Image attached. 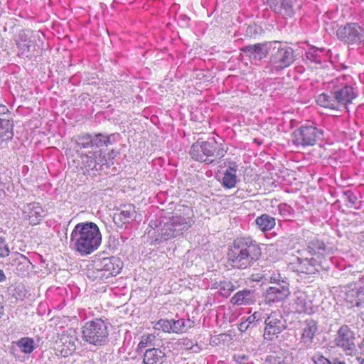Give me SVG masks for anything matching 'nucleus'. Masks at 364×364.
I'll return each mask as SVG.
<instances>
[{
    "label": "nucleus",
    "mask_w": 364,
    "mask_h": 364,
    "mask_svg": "<svg viewBox=\"0 0 364 364\" xmlns=\"http://www.w3.org/2000/svg\"><path fill=\"white\" fill-rule=\"evenodd\" d=\"M101 242L102 235L100 229L92 222L77 223L70 234V247L81 256L95 252Z\"/></svg>",
    "instance_id": "f257e3e1"
},
{
    "label": "nucleus",
    "mask_w": 364,
    "mask_h": 364,
    "mask_svg": "<svg viewBox=\"0 0 364 364\" xmlns=\"http://www.w3.org/2000/svg\"><path fill=\"white\" fill-rule=\"evenodd\" d=\"M306 251L311 257H297V271L306 274H314L328 268L329 262L326 256L333 253L332 247L315 237L309 241Z\"/></svg>",
    "instance_id": "f03ea898"
},
{
    "label": "nucleus",
    "mask_w": 364,
    "mask_h": 364,
    "mask_svg": "<svg viewBox=\"0 0 364 364\" xmlns=\"http://www.w3.org/2000/svg\"><path fill=\"white\" fill-rule=\"evenodd\" d=\"M261 249L251 237H237L229 246L228 259L234 268L245 269L259 259Z\"/></svg>",
    "instance_id": "7ed1b4c3"
},
{
    "label": "nucleus",
    "mask_w": 364,
    "mask_h": 364,
    "mask_svg": "<svg viewBox=\"0 0 364 364\" xmlns=\"http://www.w3.org/2000/svg\"><path fill=\"white\" fill-rule=\"evenodd\" d=\"M225 153L222 144L213 139L208 141L198 140L192 144L189 151L194 161L207 164H218L224 157Z\"/></svg>",
    "instance_id": "20e7f679"
},
{
    "label": "nucleus",
    "mask_w": 364,
    "mask_h": 364,
    "mask_svg": "<svg viewBox=\"0 0 364 364\" xmlns=\"http://www.w3.org/2000/svg\"><path fill=\"white\" fill-rule=\"evenodd\" d=\"M82 339L90 347L98 349L109 342L107 323L102 318H94L87 321L82 327Z\"/></svg>",
    "instance_id": "39448f33"
},
{
    "label": "nucleus",
    "mask_w": 364,
    "mask_h": 364,
    "mask_svg": "<svg viewBox=\"0 0 364 364\" xmlns=\"http://www.w3.org/2000/svg\"><path fill=\"white\" fill-rule=\"evenodd\" d=\"M269 46V65L272 73L281 72L291 66L296 60L293 48L280 41H271Z\"/></svg>",
    "instance_id": "423d86ee"
},
{
    "label": "nucleus",
    "mask_w": 364,
    "mask_h": 364,
    "mask_svg": "<svg viewBox=\"0 0 364 364\" xmlns=\"http://www.w3.org/2000/svg\"><path fill=\"white\" fill-rule=\"evenodd\" d=\"M332 348L340 349L346 356L354 357L358 351L355 344V334L349 326L339 327L331 341Z\"/></svg>",
    "instance_id": "0eeeda50"
},
{
    "label": "nucleus",
    "mask_w": 364,
    "mask_h": 364,
    "mask_svg": "<svg viewBox=\"0 0 364 364\" xmlns=\"http://www.w3.org/2000/svg\"><path fill=\"white\" fill-rule=\"evenodd\" d=\"M323 134V129L314 124H304L292 132L291 141L296 147L311 146L321 140Z\"/></svg>",
    "instance_id": "6e6552de"
},
{
    "label": "nucleus",
    "mask_w": 364,
    "mask_h": 364,
    "mask_svg": "<svg viewBox=\"0 0 364 364\" xmlns=\"http://www.w3.org/2000/svg\"><path fill=\"white\" fill-rule=\"evenodd\" d=\"M191 217L173 215L164 224L161 228V238L164 240L182 235L193 224Z\"/></svg>",
    "instance_id": "1a4fd4ad"
},
{
    "label": "nucleus",
    "mask_w": 364,
    "mask_h": 364,
    "mask_svg": "<svg viewBox=\"0 0 364 364\" xmlns=\"http://www.w3.org/2000/svg\"><path fill=\"white\" fill-rule=\"evenodd\" d=\"M264 340L273 341L287 328L286 320L279 311H272L264 318Z\"/></svg>",
    "instance_id": "9d476101"
},
{
    "label": "nucleus",
    "mask_w": 364,
    "mask_h": 364,
    "mask_svg": "<svg viewBox=\"0 0 364 364\" xmlns=\"http://www.w3.org/2000/svg\"><path fill=\"white\" fill-rule=\"evenodd\" d=\"M328 87L334 89L336 99L341 110L345 109L347 105L357 97L354 88L346 85L343 77H336L328 82Z\"/></svg>",
    "instance_id": "9b49d317"
},
{
    "label": "nucleus",
    "mask_w": 364,
    "mask_h": 364,
    "mask_svg": "<svg viewBox=\"0 0 364 364\" xmlns=\"http://www.w3.org/2000/svg\"><path fill=\"white\" fill-rule=\"evenodd\" d=\"M300 331L299 344L301 348L305 350L314 348L318 343V322L311 318H306L301 323Z\"/></svg>",
    "instance_id": "f8f14e48"
},
{
    "label": "nucleus",
    "mask_w": 364,
    "mask_h": 364,
    "mask_svg": "<svg viewBox=\"0 0 364 364\" xmlns=\"http://www.w3.org/2000/svg\"><path fill=\"white\" fill-rule=\"evenodd\" d=\"M336 36L345 43L358 45L364 43V28L356 23H348L340 26Z\"/></svg>",
    "instance_id": "ddd939ff"
},
{
    "label": "nucleus",
    "mask_w": 364,
    "mask_h": 364,
    "mask_svg": "<svg viewBox=\"0 0 364 364\" xmlns=\"http://www.w3.org/2000/svg\"><path fill=\"white\" fill-rule=\"evenodd\" d=\"M122 265V262L116 257L100 258L95 262V269L99 272H102L100 277L105 278L118 274Z\"/></svg>",
    "instance_id": "4468645a"
},
{
    "label": "nucleus",
    "mask_w": 364,
    "mask_h": 364,
    "mask_svg": "<svg viewBox=\"0 0 364 364\" xmlns=\"http://www.w3.org/2000/svg\"><path fill=\"white\" fill-rule=\"evenodd\" d=\"M269 8L284 18H292L300 8L297 0H267Z\"/></svg>",
    "instance_id": "2eb2a0df"
},
{
    "label": "nucleus",
    "mask_w": 364,
    "mask_h": 364,
    "mask_svg": "<svg viewBox=\"0 0 364 364\" xmlns=\"http://www.w3.org/2000/svg\"><path fill=\"white\" fill-rule=\"evenodd\" d=\"M6 265L8 269L22 277L28 272L31 262L25 255L15 252L9 256Z\"/></svg>",
    "instance_id": "dca6fc26"
},
{
    "label": "nucleus",
    "mask_w": 364,
    "mask_h": 364,
    "mask_svg": "<svg viewBox=\"0 0 364 364\" xmlns=\"http://www.w3.org/2000/svg\"><path fill=\"white\" fill-rule=\"evenodd\" d=\"M270 42L256 43L242 47L241 50L252 61H260L270 53Z\"/></svg>",
    "instance_id": "f3484780"
},
{
    "label": "nucleus",
    "mask_w": 364,
    "mask_h": 364,
    "mask_svg": "<svg viewBox=\"0 0 364 364\" xmlns=\"http://www.w3.org/2000/svg\"><path fill=\"white\" fill-rule=\"evenodd\" d=\"M345 301L349 308L359 309L364 321V286L347 290L345 294Z\"/></svg>",
    "instance_id": "a211bd4d"
},
{
    "label": "nucleus",
    "mask_w": 364,
    "mask_h": 364,
    "mask_svg": "<svg viewBox=\"0 0 364 364\" xmlns=\"http://www.w3.org/2000/svg\"><path fill=\"white\" fill-rule=\"evenodd\" d=\"M135 214V206L133 204H126L114 214L113 220L118 227L122 228L134 220Z\"/></svg>",
    "instance_id": "6ab92c4d"
},
{
    "label": "nucleus",
    "mask_w": 364,
    "mask_h": 364,
    "mask_svg": "<svg viewBox=\"0 0 364 364\" xmlns=\"http://www.w3.org/2000/svg\"><path fill=\"white\" fill-rule=\"evenodd\" d=\"M23 213L31 225L39 223L46 215L45 210L38 203H31L23 205Z\"/></svg>",
    "instance_id": "aec40b11"
},
{
    "label": "nucleus",
    "mask_w": 364,
    "mask_h": 364,
    "mask_svg": "<svg viewBox=\"0 0 364 364\" xmlns=\"http://www.w3.org/2000/svg\"><path fill=\"white\" fill-rule=\"evenodd\" d=\"M294 302L296 309L299 313L311 314L315 311V306L312 301L304 291H298L294 293Z\"/></svg>",
    "instance_id": "412c9836"
},
{
    "label": "nucleus",
    "mask_w": 364,
    "mask_h": 364,
    "mask_svg": "<svg viewBox=\"0 0 364 364\" xmlns=\"http://www.w3.org/2000/svg\"><path fill=\"white\" fill-rule=\"evenodd\" d=\"M317 104L324 108L333 110H341L334 94V89L328 87V92L318 95L316 97Z\"/></svg>",
    "instance_id": "4be33fe9"
},
{
    "label": "nucleus",
    "mask_w": 364,
    "mask_h": 364,
    "mask_svg": "<svg viewBox=\"0 0 364 364\" xmlns=\"http://www.w3.org/2000/svg\"><path fill=\"white\" fill-rule=\"evenodd\" d=\"M166 360L164 350L158 348H149L143 352V364H163Z\"/></svg>",
    "instance_id": "5701e85b"
},
{
    "label": "nucleus",
    "mask_w": 364,
    "mask_h": 364,
    "mask_svg": "<svg viewBox=\"0 0 364 364\" xmlns=\"http://www.w3.org/2000/svg\"><path fill=\"white\" fill-rule=\"evenodd\" d=\"M57 349L63 357L71 355L75 350V338L68 334L61 335L57 342Z\"/></svg>",
    "instance_id": "b1692460"
},
{
    "label": "nucleus",
    "mask_w": 364,
    "mask_h": 364,
    "mask_svg": "<svg viewBox=\"0 0 364 364\" xmlns=\"http://www.w3.org/2000/svg\"><path fill=\"white\" fill-rule=\"evenodd\" d=\"M328 50L324 48H318L315 46L310 47L305 53L306 60L310 63L321 65L326 62Z\"/></svg>",
    "instance_id": "393cba45"
},
{
    "label": "nucleus",
    "mask_w": 364,
    "mask_h": 364,
    "mask_svg": "<svg viewBox=\"0 0 364 364\" xmlns=\"http://www.w3.org/2000/svg\"><path fill=\"white\" fill-rule=\"evenodd\" d=\"M290 294L289 289L269 287L265 292V300L268 303H277L287 299Z\"/></svg>",
    "instance_id": "a878e982"
},
{
    "label": "nucleus",
    "mask_w": 364,
    "mask_h": 364,
    "mask_svg": "<svg viewBox=\"0 0 364 364\" xmlns=\"http://www.w3.org/2000/svg\"><path fill=\"white\" fill-rule=\"evenodd\" d=\"M255 300L254 291L243 289L237 291L232 298L231 303L234 305H250Z\"/></svg>",
    "instance_id": "bb28decb"
},
{
    "label": "nucleus",
    "mask_w": 364,
    "mask_h": 364,
    "mask_svg": "<svg viewBox=\"0 0 364 364\" xmlns=\"http://www.w3.org/2000/svg\"><path fill=\"white\" fill-rule=\"evenodd\" d=\"M238 287L237 282L232 283L226 279L215 281L211 284V289H218V294L223 297H228Z\"/></svg>",
    "instance_id": "cd10ccee"
},
{
    "label": "nucleus",
    "mask_w": 364,
    "mask_h": 364,
    "mask_svg": "<svg viewBox=\"0 0 364 364\" xmlns=\"http://www.w3.org/2000/svg\"><path fill=\"white\" fill-rule=\"evenodd\" d=\"M238 169V166L235 163H232L225 171L223 178V186L226 188H232L237 184L236 173Z\"/></svg>",
    "instance_id": "c85d7f7f"
},
{
    "label": "nucleus",
    "mask_w": 364,
    "mask_h": 364,
    "mask_svg": "<svg viewBox=\"0 0 364 364\" xmlns=\"http://www.w3.org/2000/svg\"><path fill=\"white\" fill-rule=\"evenodd\" d=\"M13 122L0 118V141L11 140L14 136Z\"/></svg>",
    "instance_id": "c756f323"
},
{
    "label": "nucleus",
    "mask_w": 364,
    "mask_h": 364,
    "mask_svg": "<svg viewBox=\"0 0 364 364\" xmlns=\"http://www.w3.org/2000/svg\"><path fill=\"white\" fill-rule=\"evenodd\" d=\"M255 223L261 231L267 232L274 228L275 219L267 214H262L256 218Z\"/></svg>",
    "instance_id": "7c9ffc66"
},
{
    "label": "nucleus",
    "mask_w": 364,
    "mask_h": 364,
    "mask_svg": "<svg viewBox=\"0 0 364 364\" xmlns=\"http://www.w3.org/2000/svg\"><path fill=\"white\" fill-rule=\"evenodd\" d=\"M13 343H15L21 352L25 354H30L35 349L34 341L33 338L29 337L21 338Z\"/></svg>",
    "instance_id": "2f4dec72"
},
{
    "label": "nucleus",
    "mask_w": 364,
    "mask_h": 364,
    "mask_svg": "<svg viewBox=\"0 0 364 364\" xmlns=\"http://www.w3.org/2000/svg\"><path fill=\"white\" fill-rule=\"evenodd\" d=\"M177 346L183 350H192L193 353H198L202 350L198 346L197 341L190 339L187 337L180 338L176 342Z\"/></svg>",
    "instance_id": "473e14b6"
},
{
    "label": "nucleus",
    "mask_w": 364,
    "mask_h": 364,
    "mask_svg": "<svg viewBox=\"0 0 364 364\" xmlns=\"http://www.w3.org/2000/svg\"><path fill=\"white\" fill-rule=\"evenodd\" d=\"M75 148L80 149H92V134H82L75 136Z\"/></svg>",
    "instance_id": "72a5a7b5"
},
{
    "label": "nucleus",
    "mask_w": 364,
    "mask_h": 364,
    "mask_svg": "<svg viewBox=\"0 0 364 364\" xmlns=\"http://www.w3.org/2000/svg\"><path fill=\"white\" fill-rule=\"evenodd\" d=\"M192 321L190 319H178L173 320L172 322V325L173 326V333H182L186 332L188 328L191 327Z\"/></svg>",
    "instance_id": "f704fd0d"
},
{
    "label": "nucleus",
    "mask_w": 364,
    "mask_h": 364,
    "mask_svg": "<svg viewBox=\"0 0 364 364\" xmlns=\"http://www.w3.org/2000/svg\"><path fill=\"white\" fill-rule=\"evenodd\" d=\"M173 319H160L154 326L156 330H161L164 333H173V326L172 325Z\"/></svg>",
    "instance_id": "c9c22d12"
},
{
    "label": "nucleus",
    "mask_w": 364,
    "mask_h": 364,
    "mask_svg": "<svg viewBox=\"0 0 364 364\" xmlns=\"http://www.w3.org/2000/svg\"><path fill=\"white\" fill-rule=\"evenodd\" d=\"M277 210L284 220H290L294 215V210L287 203L279 204L277 207Z\"/></svg>",
    "instance_id": "e433bc0d"
},
{
    "label": "nucleus",
    "mask_w": 364,
    "mask_h": 364,
    "mask_svg": "<svg viewBox=\"0 0 364 364\" xmlns=\"http://www.w3.org/2000/svg\"><path fill=\"white\" fill-rule=\"evenodd\" d=\"M99 151H89V154H84L81 156L82 163L85 164L86 167L94 168L96 166V157L98 154Z\"/></svg>",
    "instance_id": "4c0bfd02"
},
{
    "label": "nucleus",
    "mask_w": 364,
    "mask_h": 364,
    "mask_svg": "<svg viewBox=\"0 0 364 364\" xmlns=\"http://www.w3.org/2000/svg\"><path fill=\"white\" fill-rule=\"evenodd\" d=\"M263 33L262 28L257 24L249 25L246 28V34L250 38H256Z\"/></svg>",
    "instance_id": "58836bf2"
},
{
    "label": "nucleus",
    "mask_w": 364,
    "mask_h": 364,
    "mask_svg": "<svg viewBox=\"0 0 364 364\" xmlns=\"http://www.w3.org/2000/svg\"><path fill=\"white\" fill-rule=\"evenodd\" d=\"M154 339V336L149 334L146 336H142L141 340L138 344V347L136 351L138 353H143V350L147 347H150L151 346V343Z\"/></svg>",
    "instance_id": "ea45409f"
},
{
    "label": "nucleus",
    "mask_w": 364,
    "mask_h": 364,
    "mask_svg": "<svg viewBox=\"0 0 364 364\" xmlns=\"http://www.w3.org/2000/svg\"><path fill=\"white\" fill-rule=\"evenodd\" d=\"M267 279L270 283H275L277 282H280L282 280L287 279V278L284 276H282L278 270H272L269 271V273L267 274Z\"/></svg>",
    "instance_id": "a19ab883"
},
{
    "label": "nucleus",
    "mask_w": 364,
    "mask_h": 364,
    "mask_svg": "<svg viewBox=\"0 0 364 364\" xmlns=\"http://www.w3.org/2000/svg\"><path fill=\"white\" fill-rule=\"evenodd\" d=\"M92 143L93 148H100L105 146L104 134L99 133L92 135Z\"/></svg>",
    "instance_id": "79ce46f5"
},
{
    "label": "nucleus",
    "mask_w": 364,
    "mask_h": 364,
    "mask_svg": "<svg viewBox=\"0 0 364 364\" xmlns=\"http://www.w3.org/2000/svg\"><path fill=\"white\" fill-rule=\"evenodd\" d=\"M311 360L314 364H331L332 363V360H330L328 358L323 356V355L320 352L315 353Z\"/></svg>",
    "instance_id": "37998d69"
},
{
    "label": "nucleus",
    "mask_w": 364,
    "mask_h": 364,
    "mask_svg": "<svg viewBox=\"0 0 364 364\" xmlns=\"http://www.w3.org/2000/svg\"><path fill=\"white\" fill-rule=\"evenodd\" d=\"M344 196L346 198V200L348 203V205H347L350 208L355 207L358 201V198L355 195V193L353 191L348 190L344 192Z\"/></svg>",
    "instance_id": "c03bdc74"
},
{
    "label": "nucleus",
    "mask_w": 364,
    "mask_h": 364,
    "mask_svg": "<svg viewBox=\"0 0 364 364\" xmlns=\"http://www.w3.org/2000/svg\"><path fill=\"white\" fill-rule=\"evenodd\" d=\"M9 249L4 237H0V257H5L9 256Z\"/></svg>",
    "instance_id": "a18cd8bd"
},
{
    "label": "nucleus",
    "mask_w": 364,
    "mask_h": 364,
    "mask_svg": "<svg viewBox=\"0 0 364 364\" xmlns=\"http://www.w3.org/2000/svg\"><path fill=\"white\" fill-rule=\"evenodd\" d=\"M249 357L245 354H235L233 356V360L237 364H245Z\"/></svg>",
    "instance_id": "49530a36"
},
{
    "label": "nucleus",
    "mask_w": 364,
    "mask_h": 364,
    "mask_svg": "<svg viewBox=\"0 0 364 364\" xmlns=\"http://www.w3.org/2000/svg\"><path fill=\"white\" fill-rule=\"evenodd\" d=\"M262 314L260 312H255L252 315L247 317V320L251 321L252 327L256 326L255 322L261 319Z\"/></svg>",
    "instance_id": "de8ad7c7"
},
{
    "label": "nucleus",
    "mask_w": 364,
    "mask_h": 364,
    "mask_svg": "<svg viewBox=\"0 0 364 364\" xmlns=\"http://www.w3.org/2000/svg\"><path fill=\"white\" fill-rule=\"evenodd\" d=\"M274 285L272 286L271 287H276V288H278L279 289H282V288H285V289H289V284L287 281V279H284V280H282L280 282H275V283H272Z\"/></svg>",
    "instance_id": "09e8293b"
},
{
    "label": "nucleus",
    "mask_w": 364,
    "mask_h": 364,
    "mask_svg": "<svg viewBox=\"0 0 364 364\" xmlns=\"http://www.w3.org/2000/svg\"><path fill=\"white\" fill-rule=\"evenodd\" d=\"M251 326V321H248L247 319L239 324V330L242 332L247 331Z\"/></svg>",
    "instance_id": "8fccbe9b"
},
{
    "label": "nucleus",
    "mask_w": 364,
    "mask_h": 364,
    "mask_svg": "<svg viewBox=\"0 0 364 364\" xmlns=\"http://www.w3.org/2000/svg\"><path fill=\"white\" fill-rule=\"evenodd\" d=\"M114 134L104 135L105 146H107L113 144Z\"/></svg>",
    "instance_id": "3c124183"
},
{
    "label": "nucleus",
    "mask_w": 364,
    "mask_h": 364,
    "mask_svg": "<svg viewBox=\"0 0 364 364\" xmlns=\"http://www.w3.org/2000/svg\"><path fill=\"white\" fill-rule=\"evenodd\" d=\"M357 240L360 242V245L364 247V231L358 235Z\"/></svg>",
    "instance_id": "603ef678"
},
{
    "label": "nucleus",
    "mask_w": 364,
    "mask_h": 364,
    "mask_svg": "<svg viewBox=\"0 0 364 364\" xmlns=\"http://www.w3.org/2000/svg\"><path fill=\"white\" fill-rule=\"evenodd\" d=\"M331 364H346L345 362L340 360L338 358H333Z\"/></svg>",
    "instance_id": "864d4df0"
},
{
    "label": "nucleus",
    "mask_w": 364,
    "mask_h": 364,
    "mask_svg": "<svg viewBox=\"0 0 364 364\" xmlns=\"http://www.w3.org/2000/svg\"><path fill=\"white\" fill-rule=\"evenodd\" d=\"M6 279V276L3 270L0 269V282H3Z\"/></svg>",
    "instance_id": "5fc2aeb1"
},
{
    "label": "nucleus",
    "mask_w": 364,
    "mask_h": 364,
    "mask_svg": "<svg viewBox=\"0 0 364 364\" xmlns=\"http://www.w3.org/2000/svg\"><path fill=\"white\" fill-rule=\"evenodd\" d=\"M4 314V306L2 305V304L0 302V317L3 315Z\"/></svg>",
    "instance_id": "6e6d98bb"
},
{
    "label": "nucleus",
    "mask_w": 364,
    "mask_h": 364,
    "mask_svg": "<svg viewBox=\"0 0 364 364\" xmlns=\"http://www.w3.org/2000/svg\"><path fill=\"white\" fill-rule=\"evenodd\" d=\"M277 364H287V363H285L284 362V360H278V361H277Z\"/></svg>",
    "instance_id": "4d7b16f0"
},
{
    "label": "nucleus",
    "mask_w": 364,
    "mask_h": 364,
    "mask_svg": "<svg viewBox=\"0 0 364 364\" xmlns=\"http://www.w3.org/2000/svg\"><path fill=\"white\" fill-rule=\"evenodd\" d=\"M245 364H254V363H253V362H252V361H251V362H249L248 360H247V361L245 362Z\"/></svg>",
    "instance_id": "13d9d810"
},
{
    "label": "nucleus",
    "mask_w": 364,
    "mask_h": 364,
    "mask_svg": "<svg viewBox=\"0 0 364 364\" xmlns=\"http://www.w3.org/2000/svg\"><path fill=\"white\" fill-rule=\"evenodd\" d=\"M26 46L27 50L28 51V50H29V46H28V44H26Z\"/></svg>",
    "instance_id": "bf43d9fd"
},
{
    "label": "nucleus",
    "mask_w": 364,
    "mask_h": 364,
    "mask_svg": "<svg viewBox=\"0 0 364 364\" xmlns=\"http://www.w3.org/2000/svg\"><path fill=\"white\" fill-rule=\"evenodd\" d=\"M360 364H364V359H363Z\"/></svg>",
    "instance_id": "052dcab7"
}]
</instances>
